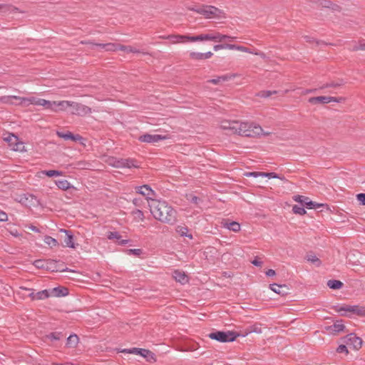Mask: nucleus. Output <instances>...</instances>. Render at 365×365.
<instances>
[{"mask_svg": "<svg viewBox=\"0 0 365 365\" xmlns=\"http://www.w3.org/2000/svg\"><path fill=\"white\" fill-rule=\"evenodd\" d=\"M190 58L193 60H202L203 58V53L191 52L190 53Z\"/></svg>", "mask_w": 365, "mask_h": 365, "instance_id": "48", "label": "nucleus"}, {"mask_svg": "<svg viewBox=\"0 0 365 365\" xmlns=\"http://www.w3.org/2000/svg\"><path fill=\"white\" fill-rule=\"evenodd\" d=\"M134 214L135 215L136 217L139 218L140 220H143L144 219V215H143V212L140 210H136L135 212H134Z\"/></svg>", "mask_w": 365, "mask_h": 365, "instance_id": "58", "label": "nucleus"}, {"mask_svg": "<svg viewBox=\"0 0 365 365\" xmlns=\"http://www.w3.org/2000/svg\"><path fill=\"white\" fill-rule=\"evenodd\" d=\"M306 258L309 262L316 265L317 267H319L322 264L321 260L313 254H308Z\"/></svg>", "mask_w": 365, "mask_h": 365, "instance_id": "33", "label": "nucleus"}, {"mask_svg": "<svg viewBox=\"0 0 365 365\" xmlns=\"http://www.w3.org/2000/svg\"><path fill=\"white\" fill-rule=\"evenodd\" d=\"M277 93L276 91H262L259 92L257 96L261 98H268L271 96L272 94Z\"/></svg>", "mask_w": 365, "mask_h": 365, "instance_id": "46", "label": "nucleus"}, {"mask_svg": "<svg viewBox=\"0 0 365 365\" xmlns=\"http://www.w3.org/2000/svg\"><path fill=\"white\" fill-rule=\"evenodd\" d=\"M34 105H38L46 107V108L51 109L53 111L57 112V109L54 108L56 106V101H49L45 99H37L36 98V103Z\"/></svg>", "mask_w": 365, "mask_h": 365, "instance_id": "16", "label": "nucleus"}, {"mask_svg": "<svg viewBox=\"0 0 365 365\" xmlns=\"http://www.w3.org/2000/svg\"><path fill=\"white\" fill-rule=\"evenodd\" d=\"M327 286L331 289H339L343 287V283L339 280L330 279L327 282Z\"/></svg>", "mask_w": 365, "mask_h": 365, "instance_id": "30", "label": "nucleus"}, {"mask_svg": "<svg viewBox=\"0 0 365 365\" xmlns=\"http://www.w3.org/2000/svg\"><path fill=\"white\" fill-rule=\"evenodd\" d=\"M73 101H56V106L54 108L58 110H65L68 107H71Z\"/></svg>", "mask_w": 365, "mask_h": 365, "instance_id": "25", "label": "nucleus"}, {"mask_svg": "<svg viewBox=\"0 0 365 365\" xmlns=\"http://www.w3.org/2000/svg\"><path fill=\"white\" fill-rule=\"evenodd\" d=\"M43 241L46 245H48L51 247H53L58 245L57 240L50 236H45Z\"/></svg>", "mask_w": 365, "mask_h": 365, "instance_id": "37", "label": "nucleus"}, {"mask_svg": "<svg viewBox=\"0 0 365 365\" xmlns=\"http://www.w3.org/2000/svg\"><path fill=\"white\" fill-rule=\"evenodd\" d=\"M60 231L66 234V237L64 239L65 246L74 248L73 236L71 232L63 229H61Z\"/></svg>", "mask_w": 365, "mask_h": 365, "instance_id": "21", "label": "nucleus"}, {"mask_svg": "<svg viewBox=\"0 0 365 365\" xmlns=\"http://www.w3.org/2000/svg\"><path fill=\"white\" fill-rule=\"evenodd\" d=\"M342 84H343L342 81H341L340 82H338V83L331 82V83H329L324 84L319 88L320 89H324V88H329V87L338 88V87L341 86Z\"/></svg>", "mask_w": 365, "mask_h": 365, "instance_id": "47", "label": "nucleus"}, {"mask_svg": "<svg viewBox=\"0 0 365 365\" xmlns=\"http://www.w3.org/2000/svg\"><path fill=\"white\" fill-rule=\"evenodd\" d=\"M17 11L18 9L6 4H0V11Z\"/></svg>", "mask_w": 365, "mask_h": 365, "instance_id": "50", "label": "nucleus"}, {"mask_svg": "<svg viewBox=\"0 0 365 365\" xmlns=\"http://www.w3.org/2000/svg\"><path fill=\"white\" fill-rule=\"evenodd\" d=\"M19 202H21L22 204H24L26 206L29 207L36 206L38 205V200H37L36 196L29 193L24 194L23 195H21L20 197Z\"/></svg>", "mask_w": 365, "mask_h": 365, "instance_id": "13", "label": "nucleus"}, {"mask_svg": "<svg viewBox=\"0 0 365 365\" xmlns=\"http://www.w3.org/2000/svg\"><path fill=\"white\" fill-rule=\"evenodd\" d=\"M335 310L340 313L342 316L349 317V313L353 314L354 305H342L340 307H336Z\"/></svg>", "mask_w": 365, "mask_h": 365, "instance_id": "20", "label": "nucleus"}, {"mask_svg": "<svg viewBox=\"0 0 365 365\" xmlns=\"http://www.w3.org/2000/svg\"><path fill=\"white\" fill-rule=\"evenodd\" d=\"M345 328L342 320H337L333 325L326 327L327 331L330 334H336L342 331Z\"/></svg>", "mask_w": 365, "mask_h": 365, "instance_id": "15", "label": "nucleus"}, {"mask_svg": "<svg viewBox=\"0 0 365 365\" xmlns=\"http://www.w3.org/2000/svg\"><path fill=\"white\" fill-rule=\"evenodd\" d=\"M275 271L272 269H269L266 272V275L268 277H273L275 275Z\"/></svg>", "mask_w": 365, "mask_h": 365, "instance_id": "64", "label": "nucleus"}, {"mask_svg": "<svg viewBox=\"0 0 365 365\" xmlns=\"http://www.w3.org/2000/svg\"><path fill=\"white\" fill-rule=\"evenodd\" d=\"M309 102L312 104L317 103H322L326 104L329 103L328 96H317V97H311L309 98Z\"/></svg>", "mask_w": 365, "mask_h": 365, "instance_id": "26", "label": "nucleus"}, {"mask_svg": "<svg viewBox=\"0 0 365 365\" xmlns=\"http://www.w3.org/2000/svg\"><path fill=\"white\" fill-rule=\"evenodd\" d=\"M107 237L109 240H117L118 241V244L120 245H125L128 244V240H120L121 236L118 232H108Z\"/></svg>", "mask_w": 365, "mask_h": 365, "instance_id": "22", "label": "nucleus"}, {"mask_svg": "<svg viewBox=\"0 0 365 365\" xmlns=\"http://www.w3.org/2000/svg\"><path fill=\"white\" fill-rule=\"evenodd\" d=\"M292 211L294 213L300 215H304L306 213V210H304V208L303 207L298 206L297 205L293 206Z\"/></svg>", "mask_w": 365, "mask_h": 365, "instance_id": "45", "label": "nucleus"}, {"mask_svg": "<svg viewBox=\"0 0 365 365\" xmlns=\"http://www.w3.org/2000/svg\"><path fill=\"white\" fill-rule=\"evenodd\" d=\"M50 294H51V295H53L56 297H61V296H66L68 294V292H67V289H66V288L61 289L59 287H56L51 290Z\"/></svg>", "mask_w": 365, "mask_h": 365, "instance_id": "31", "label": "nucleus"}, {"mask_svg": "<svg viewBox=\"0 0 365 365\" xmlns=\"http://www.w3.org/2000/svg\"><path fill=\"white\" fill-rule=\"evenodd\" d=\"M246 177H262V172H247L244 174Z\"/></svg>", "mask_w": 365, "mask_h": 365, "instance_id": "54", "label": "nucleus"}, {"mask_svg": "<svg viewBox=\"0 0 365 365\" xmlns=\"http://www.w3.org/2000/svg\"><path fill=\"white\" fill-rule=\"evenodd\" d=\"M353 314L359 317H365V307L354 305Z\"/></svg>", "mask_w": 365, "mask_h": 365, "instance_id": "35", "label": "nucleus"}, {"mask_svg": "<svg viewBox=\"0 0 365 365\" xmlns=\"http://www.w3.org/2000/svg\"><path fill=\"white\" fill-rule=\"evenodd\" d=\"M213 48H214V51H217L220 49H224V48H225V45L224 44L215 45Z\"/></svg>", "mask_w": 365, "mask_h": 365, "instance_id": "61", "label": "nucleus"}, {"mask_svg": "<svg viewBox=\"0 0 365 365\" xmlns=\"http://www.w3.org/2000/svg\"><path fill=\"white\" fill-rule=\"evenodd\" d=\"M238 51H242V52H246V53H254L255 55L260 56L262 57L264 56V53L262 52H253L250 48L242 46H240Z\"/></svg>", "mask_w": 365, "mask_h": 365, "instance_id": "44", "label": "nucleus"}, {"mask_svg": "<svg viewBox=\"0 0 365 365\" xmlns=\"http://www.w3.org/2000/svg\"><path fill=\"white\" fill-rule=\"evenodd\" d=\"M193 36H190L187 35H168L160 36V38L164 39H168L172 43H186L188 41L194 42L191 38Z\"/></svg>", "mask_w": 365, "mask_h": 365, "instance_id": "10", "label": "nucleus"}, {"mask_svg": "<svg viewBox=\"0 0 365 365\" xmlns=\"http://www.w3.org/2000/svg\"><path fill=\"white\" fill-rule=\"evenodd\" d=\"M252 332H255V333H258V334L262 333V329H261L260 326L258 324H254V325L249 327L247 328V331L246 334H247L248 333H252Z\"/></svg>", "mask_w": 365, "mask_h": 365, "instance_id": "43", "label": "nucleus"}, {"mask_svg": "<svg viewBox=\"0 0 365 365\" xmlns=\"http://www.w3.org/2000/svg\"><path fill=\"white\" fill-rule=\"evenodd\" d=\"M240 46L235 45V44H225V48L230 49V50H239Z\"/></svg>", "mask_w": 365, "mask_h": 365, "instance_id": "60", "label": "nucleus"}, {"mask_svg": "<svg viewBox=\"0 0 365 365\" xmlns=\"http://www.w3.org/2000/svg\"><path fill=\"white\" fill-rule=\"evenodd\" d=\"M262 177H267L269 178H279L278 175L274 173H264L262 172Z\"/></svg>", "mask_w": 365, "mask_h": 365, "instance_id": "56", "label": "nucleus"}, {"mask_svg": "<svg viewBox=\"0 0 365 365\" xmlns=\"http://www.w3.org/2000/svg\"><path fill=\"white\" fill-rule=\"evenodd\" d=\"M177 232L181 236H187L190 238H192V235H187L188 229L186 227H178L177 229Z\"/></svg>", "mask_w": 365, "mask_h": 365, "instance_id": "49", "label": "nucleus"}, {"mask_svg": "<svg viewBox=\"0 0 365 365\" xmlns=\"http://www.w3.org/2000/svg\"><path fill=\"white\" fill-rule=\"evenodd\" d=\"M168 136L166 135H158V134H145L140 135L138 140L140 142L148 143H155L160 140L168 139Z\"/></svg>", "mask_w": 365, "mask_h": 365, "instance_id": "7", "label": "nucleus"}, {"mask_svg": "<svg viewBox=\"0 0 365 365\" xmlns=\"http://www.w3.org/2000/svg\"><path fill=\"white\" fill-rule=\"evenodd\" d=\"M173 277L177 282H179L182 284H185L188 281L187 276L184 272L178 270L173 272Z\"/></svg>", "mask_w": 365, "mask_h": 365, "instance_id": "24", "label": "nucleus"}, {"mask_svg": "<svg viewBox=\"0 0 365 365\" xmlns=\"http://www.w3.org/2000/svg\"><path fill=\"white\" fill-rule=\"evenodd\" d=\"M64 336L61 332H53L46 336V338L51 340H60L61 338H63Z\"/></svg>", "mask_w": 365, "mask_h": 365, "instance_id": "38", "label": "nucleus"}, {"mask_svg": "<svg viewBox=\"0 0 365 365\" xmlns=\"http://www.w3.org/2000/svg\"><path fill=\"white\" fill-rule=\"evenodd\" d=\"M149 206L153 217L161 222L173 224L176 221V211L167 202L152 200Z\"/></svg>", "mask_w": 365, "mask_h": 365, "instance_id": "2", "label": "nucleus"}, {"mask_svg": "<svg viewBox=\"0 0 365 365\" xmlns=\"http://www.w3.org/2000/svg\"><path fill=\"white\" fill-rule=\"evenodd\" d=\"M120 44L115 43H105V50L107 51H115L120 50Z\"/></svg>", "mask_w": 365, "mask_h": 365, "instance_id": "40", "label": "nucleus"}, {"mask_svg": "<svg viewBox=\"0 0 365 365\" xmlns=\"http://www.w3.org/2000/svg\"><path fill=\"white\" fill-rule=\"evenodd\" d=\"M269 287L274 292L282 296L287 294L288 288L285 284H272Z\"/></svg>", "mask_w": 365, "mask_h": 365, "instance_id": "17", "label": "nucleus"}, {"mask_svg": "<svg viewBox=\"0 0 365 365\" xmlns=\"http://www.w3.org/2000/svg\"><path fill=\"white\" fill-rule=\"evenodd\" d=\"M120 50L123 51L125 53H140V51L135 48H133L130 46H120Z\"/></svg>", "mask_w": 365, "mask_h": 365, "instance_id": "39", "label": "nucleus"}, {"mask_svg": "<svg viewBox=\"0 0 365 365\" xmlns=\"http://www.w3.org/2000/svg\"><path fill=\"white\" fill-rule=\"evenodd\" d=\"M305 206L308 209H313V208H316V207H319L321 206V205L317 204L315 202L308 200L307 202H306Z\"/></svg>", "mask_w": 365, "mask_h": 365, "instance_id": "51", "label": "nucleus"}, {"mask_svg": "<svg viewBox=\"0 0 365 365\" xmlns=\"http://www.w3.org/2000/svg\"><path fill=\"white\" fill-rule=\"evenodd\" d=\"M5 140L10 143V146L12 147V150L15 151L23 152L25 151V146L22 142H19L18 138L11 134L9 137L5 138Z\"/></svg>", "mask_w": 365, "mask_h": 365, "instance_id": "9", "label": "nucleus"}, {"mask_svg": "<svg viewBox=\"0 0 365 365\" xmlns=\"http://www.w3.org/2000/svg\"><path fill=\"white\" fill-rule=\"evenodd\" d=\"M354 51H365V40H362L359 41V43L357 45H355L353 48Z\"/></svg>", "mask_w": 365, "mask_h": 365, "instance_id": "52", "label": "nucleus"}, {"mask_svg": "<svg viewBox=\"0 0 365 365\" xmlns=\"http://www.w3.org/2000/svg\"><path fill=\"white\" fill-rule=\"evenodd\" d=\"M8 220V215L6 212L0 210V221L5 222Z\"/></svg>", "mask_w": 365, "mask_h": 365, "instance_id": "59", "label": "nucleus"}, {"mask_svg": "<svg viewBox=\"0 0 365 365\" xmlns=\"http://www.w3.org/2000/svg\"><path fill=\"white\" fill-rule=\"evenodd\" d=\"M51 296L50 292L47 289H44L38 292H36V299H45Z\"/></svg>", "mask_w": 365, "mask_h": 365, "instance_id": "34", "label": "nucleus"}, {"mask_svg": "<svg viewBox=\"0 0 365 365\" xmlns=\"http://www.w3.org/2000/svg\"><path fill=\"white\" fill-rule=\"evenodd\" d=\"M294 200L300 203L302 205H305L306 202L309 200V197L303 196V195H295L293 197Z\"/></svg>", "mask_w": 365, "mask_h": 365, "instance_id": "42", "label": "nucleus"}, {"mask_svg": "<svg viewBox=\"0 0 365 365\" xmlns=\"http://www.w3.org/2000/svg\"><path fill=\"white\" fill-rule=\"evenodd\" d=\"M185 197L187 201L195 205H198L201 202V199L194 195L192 193L186 194Z\"/></svg>", "mask_w": 365, "mask_h": 365, "instance_id": "36", "label": "nucleus"}, {"mask_svg": "<svg viewBox=\"0 0 365 365\" xmlns=\"http://www.w3.org/2000/svg\"><path fill=\"white\" fill-rule=\"evenodd\" d=\"M236 37H232L227 35L221 34L219 32H212L209 34H200L193 36L191 39L195 41H212L215 42H222L225 39H235Z\"/></svg>", "mask_w": 365, "mask_h": 365, "instance_id": "4", "label": "nucleus"}, {"mask_svg": "<svg viewBox=\"0 0 365 365\" xmlns=\"http://www.w3.org/2000/svg\"><path fill=\"white\" fill-rule=\"evenodd\" d=\"M238 334L234 331H216L208 334V336L212 339L217 340L220 342H230L233 341L236 339Z\"/></svg>", "mask_w": 365, "mask_h": 365, "instance_id": "5", "label": "nucleus"}, {"mask_svg": "<svg viewBox=\"0 0 365 365\" xmlns=\"http://www.w3.org/2000/svg\"><path fill=\"white\" fill-rule=\"evenodd\" d=\"M56 135L61 138H63L66 140H71L73 141H77L81 138L79 135H74L72 133L68 131L66 133H63L60 131L56 132Z\"/></svg>", "mask_w": 365, "mask_h": 365, "instance_id": "18", "label": "nucleus"}, {"mask_svg": "<svg viewBox=\"0 0 365 365\" xmlns=\"http://www.w3.org/2000/svg\"><path fill=\"white\" fill-rule=\"evenodd\" d=\"M137 192L145 196L147 199L153 200L152 196L155 195L154 191L148 185H144L137 187Z\"/></svg>", "mask_w": 365, "mask_h": 365, "instance_id": "14", "label": "nucleus"}, {"mask_svg": "<svg viewBox=\"0 0 365 365\" xmlns=\"http://www.w3.org/2000/svg\"><path fill=\"white\" fill-rule=\"evenodd\" d=\"M15 99L19 101L16 105H20V106H28L31 104H34L36 103V98L34 97H30V98H24V97H20V96H14Z\"/></svg>", "mask_w": 365, "mask_h": 365, "instance_id": "19", "label": "nucleus"}, {"mask_svg": "<svg viewBox=\"0 0 365 365\" xmlns=\"http://www.w3.org/2000/svg\"><path fill=\"white\" fill-rule=\"evenodd\" d=\"M108 163L113 167L118 168H138V165L137 164V161L133 159H117L115 158H110L108 160Z\"/></svg>", "mask_w": 365, "mask_h": 365, "instance_id": "6", "label": "nucleus"}, {"mask_svg": "<svg viewBox=\"0 0 365 365\" xmlns=\"http://www.w3.org/2000/svg\"><path fill=\"white\" fill-rule=\"evenodd\" d=\"M55 183L57 187L62 190H67L73 187L71 184L66 180H56Z\"/></svg>", "mask_w": 365, "mask_h": 365, "instance_id": "27", "label": "nucleus"}, {"mask_svg": "<svg viewBox=\"0 0 365 365\" xmlns=\"http://www.w3.org/2000/svg\"><path fill=\"white\" fill-rule=\"evenodd\" d=\"M328 101L330 102H336V103H342L345 101V98L344 97H331L328 96Z\"/></svg>", "mask_w": 365, "mask_h": 365, "instance_id": "53", "label": "nucleus"}, {"mask_svg": "<svg viewBox=\"0 0 365 365\" xmlns=\"http://www.w3.org/2000/svg\"><path fill=\"white\" fill-rule=\"evenodd\" d=\"M15 96H1L0 98V101L3 103H6V104H11V105H13V104H15L13 101H12V99H15Z\"/></svg>", "mask_w": 365, "mask_h": 365, "instance_id": "41", "label": "nucleus"}, {"mask_svg": "<svg viewBox=\"0 0 365 365\" xmlns=\"http://www.w3.org/2000/svg\"><path fill=\"white\" fill-rule=\"evenodd\" d=\"M223 227L227 228L228 230L233 231L235 232H237L240 230V225L237 222H225L223 224Z\"/></svg>", "mask_w": 365, "mask_h": 365, "instance_id": "28", "label": "nucleus"}, {"mask_svg": "<svg viewBox=\"0 0 365 365\" xmlns=\"http://www.w3.org/2000/svg\"><path fill=\"white\" fill-rule=\"evenodd\" d=\"M187 9L190 11L203 15L207 19L220 18L223 14V12L220 9L213 6L200 5L189 6Z\"/></svg>", "mask_w": 365, "mask_h": 365, "instance_id": "3", "label": "nucleus"}, {"mask_svg": "<svg viewBox=\"0 0 365 365\" xmlns=\"http://www.w3.org/2000/svg\"><path fill=\"white\" fill-rule=\"evenodd\" d=\"M71 108H73L71 113L73 115H86L91 113L90 107L80 103L73 101Z\"/></svg>", "mask_w": 365, "mask_h": 365, "instance_id": "8", "label": "nucleus"}, {"mask_svg": "<svg viewBox=\"0 0 365 365\" xmlns=\"http://www.w3.org/2000/svg\"><path fill=\"white\" fill-rule=\"evenodd\" d=\"M220 127L227 130L229 134H237L245 137L255 138L260 135H269V133H263L262 127L254 123L225 120L220 122Z\"/></svg>", "mask_w": 365, "mask_h": 365, "instance_id": "1", "label": "nucleus"}, {"mask_svg": "<svg viewBox=\"0 0 365 365\" xmlns=\"http://www.w3.org/2000/svg\"><path fill=\"white\" fill-rule=\"evenodd\" d=\"M38 174H43L50 178L63 175V173L62 171L54 170H42L40 173H38ZM38 177H40V175H38Z\"/></svg>", "mask_w": 365, "mask_h": 365, "instance_id": "29", "label": "nucleus"}, {"mask_svg": "<svg viewBox=\"0 0 365 365\" xmlns=\"http://www.w3.org/2000/svg\"><path fill=\"white\" fill-rule=\"evenodd\" d=\"M252 264L255 266L260 267L262 264V262L259 261L257 259H255L254 260L252 261Z\"/></svg>", "mask_w": 365, "mask_h": 365, "instance_id": "63", "label": "nucleus"}, {"mask_svg": "<svg viewBox=\"0 0 365 365\" xmlns=\"http://www.w3.org/2000/svg\"><path fill=\"white\" fill-rule=\"evenodd\" d=\"M78 343V337L76 334H71L67 338V346L70 347L76 346Z\"/></svg>", "mask_w": 365, "mask_h": 365, "instance_id": "32", "label": "nucleus"}, {"mask_svg": "<svg viewBox=\"0 0 365 365\" xmlns=\"http://www.w3.org/2000/svg\"><path fill=\"white\" fill-rule=\"evenodd\" d=\"M344 342L349 346H352L354 349H359L362 345L361 339L356 336L354 334L346 335L344 337Z\"/></svg>", "mask_w": 365, "mask_h": 365, "instance_id": "11", "label": "nucleus"}, {"mask_svg": "<svg viewBox=\"0 0 365 365\" xmlns=\"http://www.w3.org/2000/svg\"><path fill=\"white\" fill-rule=\"evenodd\" d=\"M120 352L138 354V355H140L143 357L150 356L153 359H154L153 353L148 349H138V348L124 349L121 350Z\"/></svg>", "mask_w": 365, "mask_h": 365, "instance_id": "12", "label": "nucleus"}, {"mask_svg": "<svg viewBox=\"0 0 365 365\" xmlns=\"http://www.w3.org/2000/svg\"><path fill=\"white\" fill-rule=\"evenodd\" d=\"M336 351L338 353H345L346 354L349 353L347 347L345 345H339L336 349Z\"/></svg>", "mask_w": 365, "mask_h": 365, "instance_id": "57", "label": "nucleus"}, {"mask_svg": "<svg viewBox=\"0 0 365 365\" xmlns=\"http://www.w3.org/2000/svg\"><path fill=\"white\" fill-rule=\"evenodd\" d=\"M356 199L361 205H365V193L357 194Z\"/></svg>", "mask_w": 365, "mask_h": 365, "instance_id": "55", "label": "nucleus"}, {"mask_svg": "<svg viewBox=\"0 0 365 365\" xmlns=\"http://www.w3.org/2000/svg\"><path fill=\"white\" fill-rule=\"evenodd\" d=\"M235 77V74H226V75H224L222 76H218L215 78L211 79L209 81V82H210L212 84L216 85V84H219L221 82L230 81Z\"/></svg>", "mask_w": 365, "mask_h": 365, "instance_id": "23", "label": "nucleus"}, {"mask_svg": "<svg viewBox=\"0 0 365 365\" xmlns=\"http://www.w3.org/2000/svg\"><path fill=\"white\" fill-rule=\"evenodd\" d=\"M27 227L31 231H34L35 232H40L39 229L38 227H36V226L33 225H29Z\"/></svg>", "mask_w": 365, "mask_h": 365, "instance_id": "62", "label": "nucleus"}]
</instances>
